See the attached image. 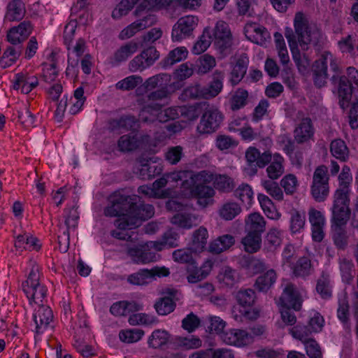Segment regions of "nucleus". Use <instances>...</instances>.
I'll list each match as a JSON object with an SVG mask.
<instances>
[{
	"mask_svg": "<svg viewBox=\"0 0 358 358\" xmlns=\"http://www.w3.org/2000/svg\"><path fill=\"white\" fill-rule=\"evenodd\" d=\"M245 228L247 232L262 234L266 229V221L259 213H252L245 218Z\"/></svg>",
	"mask_w": 358,
	"mask_h": 358,
	"instance_id": "27",
	"label": "nucleus"
},
{
	"mask_svg": "<svg viewBox=\"0 0 358 358\" xmlns=\"http://www.w3.org/2000/svg\"><path fill=\"white\" fill-rule=\"evenodd\" d=\"M281 243L280 231L271 229L268 232L264 241V247L268 251L275 250Z\"/></svg>",
	"mask_w": 358,
	"mask_h": 358,
	"instance_id": "62",
	"label": "nucleus"
},
{
	"mask_svg": "<svg viewBox=\"0 0 358 358\" xmlns=\"http://www.w3.org/2000/svg\"><path fill=\"white\" fill-rule=\"evenodd\" d=\"M188 53L189 52L185 47H177L169 52L164 62L166 65H173L176 63L185 60L187 57Z\"/></svg>",
	"mask_w": 358,
	"mask_h": 358,
	"instance_id": "50",
	"label": "nucleus"
},
{
	"mask_svg": "<svg viewBox=\"0 0 358 358\" xmlns=\"http://www.w3.org/2000/svg\"><path fill=\"white\" fill-rule=\"evenodd\" d=\"M21 51L20 47H8L0 59L1 66L6 68L12 65L19 58Z\"/></svg>",
	"mask_w": 358,
	"mask_h": 358,
	"instance_id": "52",
	"label": "nucleus"
},
{
	"mask_svg": "<svg viewBox=\"0 0 358 358\" xmlns=\"http://www.w3.org/2000/svg\"><path fill=\"white\" fill-rule=\"evenodd\" d=\"M229 82L232 85H238L245 76L249 58L245 53L236 54L230 59Z\"/></svg>",
	"mask_w": 358,
	"mask_h": 358,
	"instance_id": "14",
	"label": "nucleus"
},
{
	"mask_svg": "<svg viewBox=\"0 0 358 358\" xmlns=\"http://www.w3.org/2000/svg\"><path fill=\"white\" fill-rule=\"evenodd\" d=\"M289 333L294 338L301 341L303 343L311 339L309 336L314 334L312 331H310V327L308 324H297L289 329Z\"/></svg>",
	"mask_w": 358,
	"mask_h": 358,
	"instance_id": "64",
	"label": "nucleus"
},
{
	"mask_svg": "<svg viewBox=\"0 0 358 358\" xmlns=\"http://www.w3.org/2000/svg\"><path fill=\"white\" fill-rule=\"evenodd\" d=\"M350 199L348 196L334 194L332 208V224L345 226L350 217L351 211L349 208Z\"/></svg>",
	"mask_w": 358,
	"mask_h": 358,
	"instance_id": "12",
	"label": "nucleus"
},
{
	"mask_svg": "<svg viewBox=\"0 0 358 358\" xmlns=\"http://www.w3.org/2000/svg\"><path fill=\"white\" fill-rule=\"evenodd\" d=\"M38 268L33 266L27 279L22 283V289L30 303L41 304L46 296L47 289L41 284Z\"/></svg>",
	"mask_w": 358,
	"mask_h": 358,
	"instance_id": "6",
	"label": "nucleus"
},
{
	"mask_svg": "<svg viewBox=\"0 0 358 358\" xmlns=\"http://www.w3.org/2000/svg\"><path fill=\"white\" fill-rule=\"evenodd\" d=\"M310 192L313 199L317 202L325 201L328 196L329 192V176L328 168L326 166L321 165L315 169Z\"/></svg>",
	"mask_w": 358,
	"mask_h": 358,
	"instance_id": "7",
	"label": "nucleus"
},
{
	"mask_svg": "<svg viewBox=\"0 0 358 358\" xmlns=\"http://www.w3.org/2000/svg\"><path fill=\"white\" fill-rule=\"evenodd\" d=\"M284 159L279 154H275L272 162L266 168V173L271 180H276L284 173Z\"/></svg>",
	"mask_w": 358,
	"mask_h": 358,
	"instance_id": "41",
	"label": "nucleus"
},
{
	"mask_svg": "<svg viewBox=\"0 0 358 358\" xmlns=\"http://www.w3.org/2000/svg\"><path fill=\"white\" fill-rule=\"evenodd\" d=\"M197 62V73L199 74H206L216 66L215 58L208 54L201 56Z\"/></svg>",
	"mask_w": 358,
	"mask_h": 358,
	"instance_id": "55",
	"label": "nucleus"
},
{
	"mask_svg": "<svg viewBox=\"0 0 358 358\" xmlns=\"http://www.w3.org/2000/svg\"><path fill=\"white\" fill-rule=\"evenodd\" d=\"M169 271L165 267H154L151 269H140L127 277V282L134 286H146L156 280L157 277L167 276Z\"/></svg>",
	"mask_w": 358,
	"mask_h": 358,
	"instance_id": "9",
	"label": "nucleus"
},
{
	"mask_svg": "<svg viewBox=\"0 0 358 358\" xmlns=\"http://www.w3.org/2000/svg\"><path fill=\"white\" fill-rule=\"evenodd\" d=\"M32 26L29 22H21L17 27L10 29L7 34L8 41L13 44H19L24 41L31 34Z\"/></svg>",
	"mask_w": 358,
	"mask_h": 358,
	"instance_id": "22",
	"label": "nucleus"
},
{
	"mask_svg": "<svg viewBox=\"0 0 358 358\" xmlns=\"http://www.w3.org/2000/svg\"><path fill=\"white\" fill-rule=\"evenodd\" d=\"M214 195L215 191L211 187L201 184L196 187L193 198L197 199V203L200 206L205 208L213 203Z\"/></svg>",
	"mask_w": 358,
	"mask_h": 358,
	"instance_id": "29",
	"label": "nucleus"
},
{
	"mask_svg": "<svg viewBox=\"0 0 358 358\" xmlns=\"http://www.w3.org/2000/svg\"><path fill=\"white\" fill-rule=\"evenodd\" d=\"M117 146L122 152L131 151L139 146V141L134 134L124 135L118 140Z\"/></svg>",
	"mask_w": 358,
	"mask_h": 358,
	"instance_id": "48",
	"label": "nucleus"
},
{
	"mask_svg": "<svg viewBox=\"0 0 358 358\" xmlns=\"http://www.w3.org/2000/svg\"><path fill=\"white\" fill-rule=\"evenodd\" d=\"M245 159L250 165H256L260 168L264 167L271 159V155L264 152L262 155L259 150L253 147H250L245 152Z\"/></svg>",
	"mask_w": 358,
	"mask_h": 358,
	"instance_id": "33",
	"label": "nucleus"
},
{
	"mask_svg": "<svg viewBox=\"0 0 358 358\" xmlns=\"http://www.w3.org/2000/svg\"><path fill=\"white\" fill-rule=\"evenodd\" d=\"M141 83H143V78L141 76L132 75L117 82L115 85V87L117 90L127 91L134 89Z\"/></svg>",
	"mask_w": 358,
	"mask_h": 358,
	"instance_id": "60",
	"label": "nucleus"
},
{
	"mask_svg": "<svg viewBox=\"0 0 358 358\" xmlns=\"http://www.w3.org/2000/svg\"><path fill=\"white\" fill-rule=\"evenodd\" d=\"M214 187L222 192H230L235 187L234 180L227 175H218L213 177Z\"/></svg>",
	"mask_w": 358,
	"mask_h": 358,
	"instance_id": "49",
	"label": "nucleus"
},
{
	"mask_svg": "<svg viewBox=\"0 0 358 358\" xmlns=\"http://www.w3.org/2000/svg\"><path fill=\"white\" fill-rule=\"evenodd\" d=\"M38 84V78L35 76H29L27 73H17L15 76V80L13 83V88L19 90L24 94H28L33 88Z\"/></svg>",
	"mask_w": 358,
	"mask_h": 358,
	"instance_id": "28",
	"label": "nucleus"
},
{
	"mask_svg": "<svg viewBox=\"0 0 358 358\" xmlns=\"http://www.w3.org/2000/svg\"><path fill=\"white\" fill-rule=\"evenodd\" d=\"M339 187L336 191V195L348 196L350 193V185L352 181L350 169L348 166H344L338 176Z\"/></svg>",
	"mask_w": 358,
	"mask_h": 358,
	"instance_id": "37",
	"label": "nucleus"
},
{
	"mask_svg": "<svg viewBox=\"0 0 358 358\" xmlns=\"http://www.w3.org/2000/svg\"><path fill=\"white\" fill-rule=\"evenodd\" d=\"M257 199L262 210L268 218L273 220L280 218L281 214L277 210L273 202L268 196L259 194Z\"/></svg>",
	"mask_w": 358,
	"mask_h": 358,
	"instance_id": "36",
	"label": "nucleus"
},
{
	"mask_svg": "<svg viewBox=\"0 0 358 358\" xmlns=\"http://www.w3.org/2000/svg\"><path fill=\"white\" fill-rule=\"evenodd\" d=\"M143 335L144 331L142 329H124L120 331L119 338L124 343H132L140 341Z\"/></svg>",
	"mask_w": 358,
	"mask_h": 358,
	"instance_id": "56",
	"label": "nucleus"
},
{
	"mask_svg": "<svg viewBox=\"0 0 358 358\" xmlns=\"http://www.w3.org/2000/svg\"><path fill=\"white\" fill-rule=\"evenodd\" d=\"M154 208L150 204H131L129 206L130 217L123 216L115 222V231H126L138 227L143 220L152 217L154 215Z\"/></svg>",
	"mask_w": 358,
	"mask_h": 358,
	"instance_id": "5",
	"label": "nucleus"
},
{
	"mask_svg": "<svg viewBox=\"0 0 358 358\" xmlns=\"http://www.w3.org/2000/svg\"><path fill=\"white\" fill-rule=\"evenodd\" d=\"M171 80V76L167 73H159L147 79L144 83V87L147 90H152L168 84Z\"/></svg>",
	"mask_w": 358,
	"mask_h": 358,
	"instance_id": "58",
	"label": "nucleus"
},
{
	"mask_svg": "<svg viewBox=\"0 0 358 358\" xmlns=\"http://www.w3.org/2000/svg\"><path fill=\"white\" fill-rule=\"evenodd\" d=\"M171 334L164 329H155L148 338V345L155 350H164L171 343Z\"/></svg>",
	"mask_w": 358,
	"mask_h": 358,
	"instance_id": "21",
	"label": "nucleus"
},
{
	"mask_svg": "<svg viewBox=\"0 0 358 358\" xmlns=\"http://www.w3.org/2000/svg\"><path fill=\"white\" fill-rule=\"evenodd\" d=\"M159 57L158 51L154 47H149L135 56L128 64V69L132 73L142 72L151 66Z\"/></svg>",
	"mask_w": 358,
	"mask_h": 358,
	"instance_id": "11",
	"label": "nucleus"
},
{
	"mask_svg": "<svg viewBox=\"0 0 358 358\" xmlns=\"http://www.w3.org/2000/svg\"><path fill=\"white\" fill-rule=\"evenodd\" d=\"M301 303V296L296 287L291 283H287L280 297L279 306L283 308H293L295 310H299Z\"/></svg>",
	"mask_w": 358,
	"mask_h": 358,
	"instance_id": "17",
	"label": "nucleus"
},
{
	"mask_svg": "<svg viewBox=\"0 0 358 358\" xmlns=\"http://www.w3.org/2000/svg\"><path fill=\"white\" fill-rule=\"evenodd\" d=\"M25 14V6L22 0H12L7 6L5 18L8 21H17Z\"/></svg>",
	"mask_w": 358,
	"mask_h": 358,
	"instance_id": "35",
	"label": "nucleus"
},
{
	"mask_svg": "<svg viewBox=\"0 0 358 358\" xmlns=\"http://www.w3.org/2000/svg\"><path fill=\"white\" fill-rule=\"evenodd\" d=\"M294 31L289 28L285 29V36L289 44L292 38L301 50H308L310 45L320 43L322 35L321 31L313 23L308 21L306 15L301 12L295 14L294 18Z\"/></svg>",
	"mask_w": 358,
	"mask_h": 358,
	"instance_id": "1",
	"label": "nucleus"
},
{
	"mask_svg": "<svg viewBox=\"0 0 358 358\" xmlns=\"http://www.w3.org/2000/svg\"><path fill=\"white\" fill-rule=\"evenodd\" d=\"M178 234L173 231H168L164 234L162 238L156 241H150L148 245L153 247L155 252H159L167 248L178 246Z\"/></svg>",
	"mask_w": 358,
	"mask_h": 358,
	"instance_id": "25",
	"label": "nucleus"
},
{
	"mask_svg": "<svg viewBox=\"0 0 358 358\" xmlns=\"http://www.w3.org/2000/svg\"><path fill=\"white\" fill-rule=\"evenodd\" d=\"M329 66L333 72H338L339 60L330 52L324 51L320 55V58L315 62V68L318 69L320 71H324L327 72Z\"/></svg>",
	"mask_w": 358,
	"mask_h": 358,
	"instance_id": "26",
	"label": "nucleus"
},
{
	"mask_svg": "<svg viewBox=\"0 0 358 358\" xmlns=\"http://www.w3.org/2000/svg\"><path fill=\"white\" fill-rule=\"evenodd\" d=\"M276 279L275 271L273 269H269L257 278L254 287L259 292H266L274 285Z\"/></svg>",
	"mask_w": 358,
	"mask_h": 358,
	"instance_id": "34",
	"label": "nucleus"
},
{
	"mask_svg": "<svg viewBox=\"0 0 358 358\" xmlns=\"http://www.w3.org/2000/svg\"><path fill=\"white\" fill-rule=\"evenodd\" d=\"M245 250L250 253L258 251L262 245V234L259 233H249L242 239Z\"/></svg>",
	"mask_w": 358,
	"mask_h": 358,
	"instance_id": "45",
	"label": "nucleus"
},
{
	"mask_svg": "<svg viewBox=\"0 0 358 358\" xmlns=\"http://www.w3.org/2000/svg\"><path fill=\"white\" fill-rule=\"evenodd\" d=\"M244 33L248 40L261 45L270 38V34L266 29L255 22H248L245 25Z\"/></svg>",
	"mask_w": 358,
	"mask_h": 358,
	"instance_id": "20",
	"label": "nucleus"
},
{
	"mask_svg": "<svg viewBox=\"0 0 358 358\" xmlns=\"http://www.w3.org/2000/svg\"><path fill=\"white\" fill-rule=\"evenodd\" d=\"M255 293L252 289H242L236 294V299L240 306L250 307L255 301Z\"/></svg>",
	"mask_w": 358,
	"mask_h": 358,
	"instance_id": "63",
	"label": "nucleus"
},
{
	"mask_svg": "<svg viewBox=\"0 0 358 358\" xmlns=\"http://www.w3.org/2000/svg\"><path fill=\"white\" fill-rule=\"evenodd\" d=\"M274 180H262L261 185L266 192L275 200L282 201L284 198L283 192L278 184Z\"/></svg>",
	"mask_w": 358,
	"mask_h": 358,
	"instance_id": "46",
	"label": "nucleus"
},
{
	"mask_svg": "<svg viewBox=\"0 0 358 358\" xmlns=\"http://www.w3.org/2000/svg\"><path fill=\"white\" fill-rule=\"evenodd\" d=\"M177 346L185 350L196 349L201 346L202 341L199 338L195 336H178L174 338Z\"/></svg>",
	"mask_w": 358,
	"mask_h": 358,
	"instance_id": "57",
	"label": "nucleus"
},
{
	"mask_svg": "<svg viewBox=\"0 0 358 358\" xmlns=\"http://www.w3.org/2000/svg\"><path fill=\"white\" fill-rule=\"evenodd\" d=\"M242 212L240 204L234 201H227L218 210L219 216L224 220L229 221L234 219Z\"/></svg>",
	"mask_w": 358,
	"mask_h": 358,
	"instance_id": "32",
	"label": "nucleus"
},
{
	"mask_svg": "<svg viewBox=\"0 0 358 358\" xmlns=\"http://www.w3.org/2000/svg\"><path fill=\"white\" fill-rule=\"evenodd\" d=\"M223 119L224 115L217 107L208 105L197 125V131L201 134L213 133L219 128Z\"/></svg>",
	"mask_w": 358,
	"mask_h": 358,
	"instance_id": "8",
	"label": "nucleus"
},
{
	"mask_svg": "<svg viewBox=\"0 0 358 358\" xmlns=\"http://www.w3.org/2000/svg\"><path fill=\"white\" fill-rule=\"evenodd\" d=\"M130 203L131 198L129 196L115 192L110 196V204L106 208L104 213L106 216H117L118 218L115 221V223L117 220L123 216H127V220H129V217H130Z\"/></svg>",
	"mask_w": 358,
	"mask_h": 358,
	"instance_id": "10",
	"label": "nucleus"
},
{
	"mask_svg": "<svg viewBox=\"0 0 358 358\" xmlns=\"http://www.w3.org/2000/svg\"><path fill=\"white\" fill-rule=\"evenodd\" d=\"M274 40L278 57L282 64H287L289 62L288 50L282 35L280 33H275Z\"/></svg>",
	"mask_w": 358,
	"mask_h": 358,
	"instance_id": "53",
	"label": "nucleus"
},
{
	"mask_svg": "<svg viewBox=\"0 0 358 358\" xmlns=\"http://www.w3.org/2000/svg\"><path fill=\"white\" fill-rule=\"evenodd\" d=\"M181 87L182 83L180 81L173 83L170 85L166 84V85L160 87V89L151 92L148 96V99L150 101H157L162 99L164 98L167 97L169 94L174 92L177 90L181 88Z\"/></svg>",
	"mask_w": 358,
	"mask_h": 358,
	"instance_id": "44",
	"label": "nucleus"
},
{
	"mask_svg": "<svg viewBox=\"0 0 358 358\" xmlns=\"http://www.w3.org/2000/svg\"><path fill=\"white\" fill-rule=\"evenodd\" d=\"M294 138L299 143H303L311 139L314 135V128L310 118H303L296 127L294 131Z\"/></svg>",
	"mask_w": 358,
	"mask_h": 358,
	"instance_id": "23",
	"label": "nucleus"
},
{
	"mask_svg": "<svg viewBox=\"0 0 358 358\" xmlns=\"http://www.w3.org/2000/svg\"><path fill=\"white\" fill-rule=\"evenodd\" d=\"M223 73L220 71H216L214 78L209 84L203 87V91L205 99H209L217 96L223 88Z\"/></svg>",
	"mask_w": 358,
	"mask_h": 358,
	"instance_id": "30",
	"label": "nucleus"
},
{
	"mask_svg": "<svg viewBox=\"0 0 358 358\" xmlns=\"http://www.w3.org/2000/svg\"><path fill=\"white\" fill-rule=\"evenodd\" d=\"M248 92L243 88H238L232 95L230 104L233 110H237L243 107L246 104Z\"/></svg>",
	"mask_w": 358,
	"mask_h": 358,
	"instance_id": "61",
	"label": "nucleus"
},
{
	"mask_svg": "<svg viewBox=\"0 0 358 358\" xmlns=\"http://www.w3.org/2000/svg\"><path fill=\"white\" fill-rule=\"evenodd\" d=\"M289 214L290 231L292 234L299 233L304 228L306 224L305 212L292 208Z\"/></svg>",
	"mask_w": 358,
	"mask_h": 358,
	"instance_id": "40",
	"label": "nucleus"
},
{
	"mask_svg": "<svg viewBox=\"0 0 358 358\" xmlns=\"http://www.w3.org/2000/svg\"><path fill=\"white\" fill-rule=\"evenodd\" d=\"M159 110V104H148L143 107L139 113V119L143 122H153L157 120V114Z\"/></svg>",
	"mask_w": 358,
	"mask_h": 358,
	"instance_id": "47",
	"label": "nucleus"
},
{
	"mask_svg": "<svg viewBox=\"0 0 358 358\" xmlns=\"http://www.w3.org/2000/svg\"><path fill=\"white\" fill-rule=\"evenodd\" d=\"M157 21V17L155 15L148 11H145L142 17L136 20L124 29L121 31L119 38L122 40L128 39L136 33L152 26Z\"/></svg>",
	"mask_w": 358,
	"mask_h": 358,
	"instance_id": "15",
	"label": "nucleus"
},
{
	"mask_svg": "<svg viewBox=\"0 0 358 358\" xmlns=\"http://www.w3.org/2000/svg\"><path fill=\"white\" fill-rule=\"evenodd\" d=\"M235 243L232 235L224 234L211 241L209 244V251L214 254H220L229 249Z\"/></svg>",
	"mask_w": 358,
	"mask_h": 358,
	"instance_id": "31",
	"label": "nucleus"
},
{
	"mask_svg": "<svg viewBox=\"0 0 358 358\" xmlns=\"http://www.w3.org/2000/svg\"><path fill=\"white\" fill-rule=\"evenodd\" d=\"M33 319L36 334H42L48 328L53 320L52 310L49 306L39 304L38 309L33 314Z\"/></svg>",
	"mask_w": 358,
	"mask_h": 358,
	"instance_id": "19",
	"label": "nucleus"
},
{
	"mask_svg": "<svg viewBox=\"0 0 358 358\" xmlns=\"http://www.w3.org/2000/svg\"><path fill=\"white\" fill-rule=\"evenodd\" d=\"M332 239L338 249L344 250L348 244V235L345 226L331 225Z\"/></svg>",
	"mask_w": 358,
	"mask_h": 358,
	"instance_id": "43",
	"label": "nucleus"
},
{
	"mask_svg": "<svg viewBox=\"0 0 358 358\" xmlns=\"http://www.w3.org/2000/svg\"><path fill=\"white\" fill-rule=\"evenodd\" d=\"M238 273L229 266L221 268L218 275V281L227 287H232L239 281Z\"/></svg>",
	"mask_w": 358,
	"mask_h": 358,
	"instance_id": "42",
	"label": "nucleus"
},
{
	"mask_svg": "<svg viewBox=\"0 0 358 358\" xmlns=\"http://www.w3.org/2000/svg\"><path fill=\"white\" fill-rule=\"evenodd\" d=\"M169 178L173 182L181 181L180 195L184 199H189L193 198L196 187L201 184L211 182L213 176L206 171L195 173L188 171H179L170 173Z\"/></svg>",
	"mask_w": 358,
	"mask_h": 358,
	"instance_id": "2",
	"label": "nucleus"
},
{
	"mask_svg": "<svg viewBox=\"0 0 358 358\" xmlns=\"http://www.w3.org/2000/svg\"><path fill=\"white\" fill-rule=\"evenodd\" d=\"M199 19L194 15H186L178 19L171 32L173 41L180 42L189 37L198 24Z\"/></svg>",
	"mask_w": 358,
	"mask_h": 358,
	"instance_id": "13",
	"label": "nucleus"
},
{
	"mask_svg": "<svg viewBox=\"0 0 358 358\" xmlns=\"http://www.w3.org/2000/svg\"><path fill=\"white\" fill-rule=\"evenodd\" d=\"M289 45L292 52L293 60L296 64L299 71L305 72L310 65L309 59L305 55H302L300 52V50H301L300 46H297L292 38L289 39Z\"/></svg>",
	"mask_w": 358,
	"mask_h": 358,
	"instance_id": "38",
	"label": "nucleus"
},
{
	"mask_svg": "<svg viewBox=\"0 0 358 358\" xmlns=\"http://www.w3.org/2000/svg\"><path fill=\"white\" fill-rule=\"evenodd\" d=\"M166 206L169 210L177 212L171 217V222L179 228L190 229L201 222L199 215L192 213V204L187 201L181 202L173 199L169 200Z\"/></svg>",
	"mask_w": 358,
	"mask_h": 358,
	"instance_id": "4",
	"label": "nucleus"
},
{
	"mask_svg": "<svg viewBox=\"0 0 358 358\" xmlns=\"http://www.w3.org/2000/svg\"><path fill=\"white\" fill-rule=\"evenodd\" d=\"M208 239V231L204 227H200L194 230L192 234V239L189 245L194 253H201L206 248Z\"/></svg>",
	"mask_w": 358,
	"mask_h": 358,
	"instance_id": "24",
	"label": "nucleus"
},
{
	"mask_svg": "<svg viewBox=\"0 0 358 358\" xmlns=\"http://www.w3.org/2000/svg\"><path fill=\"white\" fill-rule=\"evenodd\" d=\"M111 234L115 238L127 241V253L136 264H145L154 262L159 257L155 252L152 251L154 248L148 245L150 242L143 245H135L131 234L127 231H113Z\"/></svg>",
	"mask_w": 358,
	"mask_h": 358,
	"instance_id": "3",
	"label": "nucleus"
},
{
	"mask_svg": "<svg viewBox=\"0 0 358 358\" xmlns=\"http://www.w3.org/2000/svg\"><path fill=\"white\" fill-rule=\"evenodd\" d=\"M313 271L310 260L308 257L300 258L293 268V273L298 277H305Z\"/></svg>",
	"mask_w": 358,
	"mask_h": 358,
	"instance_id": "54",
	"label": "nucleus"
},
{
	"mask_svg": "<svg viewBox=\"0 0 358 358\" xmlns=\"http://www.w3.org/2000/svg\"><path fill=\"white\" fill-rule=\"evenodd\" d=\"M211 43V36L209 29H205L203 34L193 46L192 52L195 55H200L205 52Z\"/></svg>",
	"mask_w": 358,
	"mask_h": 358,
	"instance_id": "59",
	"label": "nucleus"
},
{
	"mask_svg": "<svg viewBox=\"0 0 358 358\" xmlns=\"http://www.w3.org/2000/svg\"><path fill=\"white\" fill-rule=\"evenodd\" d=\"M222 341L227 345L243 347L253 342L252 336L245 330L231 329L221 334Z\"/></svg>",
	"mask_w": 358,
	"mask_h": 358,
	"instance_id": "18",
	"label": "nucleus"
},
{
	"mask_svg": "<svg viewBox=\"0 0 358 358\" xmlns=\"http://www.w3.org/2000/svg\"><path fill=\"white\" fill-rule=\"evenodd\" d=\"M214 45L223 54L231 45V34L228 24L224 21L216 23L213 31Z\"/></svg>",
	"mask_w": 358,
	"mask_h": 358,
	"instance_id": "16",
	"label": "nucleus"
},
{
	"mask_svg": "<svg viewBox=\"0 0 358 358\" xmlns=\"http://www.w3.org/2000/svg\"><path fill=\"white\" fill-rule=\"evenodd\" d=\"M138 49V43L131 41L124 44L116 50L114 54V59L118 63L124 62L132 55L136 53Z\"/></svg>",
	"mask_w": 358,
	"mask_h": 358,
	"instance_id": "39",
	"label": "nucleus"
},
{
	"mask_svg": "<svg viewBox=\"0 0 358 358\" xmlns=\"http://www.w3.org/2000/svg\"><path fill=\"white\" fill-rule=\"evenodd\" d=\"M330 151L334 157L341 161H345L348 157V149L345 142L341 139H336L331 142Z\"/></svg>",
	"mask_w": 358,
	"mask_h": 358,
	"instance_id": "51",
	"label": "nucleus"
}]
</instances>
